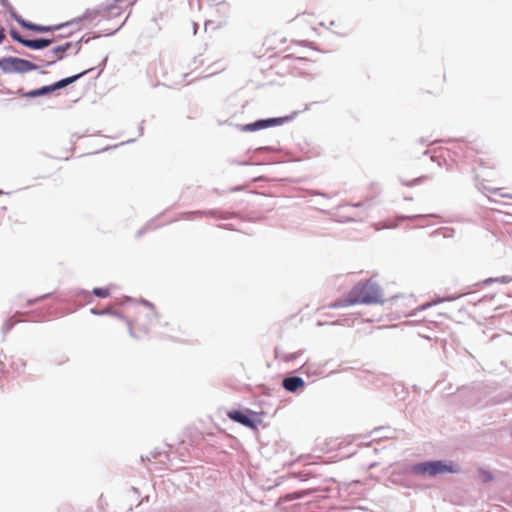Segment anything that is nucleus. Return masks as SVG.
I'll use <instances>...</instances> for the list:
<instances>
[{
    "instance_id": "09e8293b",
    "label": "nucleus",
    "mask_w": 512,
    "mask_h": 512,
    "mask_svg": "<svg viewBox=\"0 0 512 512\" xmlns=\"http://www.w3.org/2000/svg\"><path fill=\"white\" fill-rule=\"evenodd\" d=\"M361 205H362L361 203H357V204H353L352 206L360 207Z\"/></svg>"
},
{
    "instance_id": "39448f33",
    "label": "nucleus",
    "mask_w": 512,
    "mask_h": 512,
    "mask_svg": "<svg viewBox=\"0 0 512 512\" xmlns=\"http://www.w3.org/2000/svg\"><path fill=\"white\" fill-rule=\"evenodd\" d=\"M452 152L455 156L454 161H456V158H463L467 161L478 163L481 166H486L483 158L479 156L480 153L465 142L456 143L453 146Z\"/></svg>"
},
{
    "instance_id": "f3484780",
    "label": "nucleus",
    "mask_w": 512,
    "mask_h": 512,
    "mask_svg": "<svg viewBox=\"0 0 512 512\" xmlns=\"http://www.w3.org/2000/svg\"><path fill=\"white\" fill-rule=\"evenodd\" d=\"M462 295L463 294H461V296ZM459 297H460V295H458V296H449V297H445V298H442V299H439V300H436V301L427 302V303L417 307L416 311H424V310H426L427 308H429V307H431L433 305H436V304L444 302V301H453V300H455V299H457Z\"/></svg>"
},
{
    "instance_id": "5701e85b",
    "label": "nucleus",
    "mask_w": 512,
    "mask_h": 512,
    "mask_svg": "<svg viewBox=\"0 0 512 512\" xmlns=\"http://www.w3.org/2000/svg\"><path fill=\"white\" fill-rule=\"evenodd\" d=\"M9 34L14 41L26 47V41H28V39L24 38L17 30L11 29Z\"/></svg>"
},
{
    "instance_id": "6ab92c4d",
    "label": "nucleus",
    "mask_w": 512,
    "mask_h": 512,
    "mask_svg": "<svg viewBox=\"0 0 512 512\" xmlns=\"http://www.w3.org/2000/svg\"><path fill=\"white\" fill-rule=\"evenodd\" d=\"M5 9L8 11V13L11 15V17L19 23L23 28H25L26 24H30L31 22L24 20L20 15L17 14L15 9L11 6V4L8 7H5Z\"/></svg>"
},
{
    "instance_id": "72a5a7b5",
    "label": "nucleus",
    "mask_w": 512,
    "mask_h": 512,
    "mask_svg": "<svg viewBox=\"0 0 512 512\" xmlns=\"http://www.w3.org/2000/svg\"><path fill=\"white\" fill-rule=\"evenodd\" d=\"M72 47H75L74 55H77L81 50V43L79 41H77L76 43L73 44Z\"/></svg>"
},
{
    "instance_id": "2eb2a0df",
    "label": "nucleus",
    "mask_w": 512,
    "mask_h": 512,
    "mask_svg": "<svg viewBox=\"0 0 512 512\" xmlns=\"http://www.w3.org/2000/svg\"><path fill=\"white\" fill-rule=\"evenodd\" d=\"M303 352H304L303 350H298L293 353H286V352H281L279 349L276 348L275 356L277 359H279L283 362L289 363V362L294 361L298 357H300L303 354Z\"/></svg>"
},
{
    "instance_id": "ea45409f",
    "label": "nucleus",
    "mask_w": 512,
    "mask_h": 512,
    "mask_svg": "<svg viewBox=\"0 0 512 512\" xmlns=\"http://www.w3.org/2000/svg\"><path fill=\"white\" fill-rule=\"evenodd\" d=\"M419 217H422V216L421 215H418V216H401L400 218L402 220H404V219H412V218H419Z\"/></svg>"
},
{
    "instance_id": "7c9ffc66",
    "label": "nucleus",
    "mask_w": 512,
    "mask_h": 512,
    "mask_svg": "<svg viewBox=\"0 0 512 512\" xmlns=\"http://www.w3.org/2000/svg\"><path fill=\"white\" fill-rule=\"evenodd\" d=\"M156 227H157V226H155V225H154V226H152V224H151V223H148L145 227H143L142 229H140V230L137 232L136 236H137V237H140V236H141V235H142L146 230H148V229H155Z\"/></svg>"
},
{
    "instance_id": "79ce46f5",
    "label": "nucleus",
    "mask_w": 512,
    "mask_h": 512,
    "mask_svg": "<svg viewBox=\"0 0 512 512\" xmlns=\"http://www.w3.org/2000/svg\"><path fill=\"white\" fill-rule=\"evenodd\" d=\"M9 51H12V52H15V53H20L19 51H17L16 49H14L12 46H10L8 48Z\"/></svg>"
},
{
    "instance_id": "de8ad7c7",
    "label": "nucleus",
    "mask_w": 512,
    "mask_h": 512,
    "mask_svg": "<svg viewBox=\"0 0 512 512\" xmlns=\"http://www.w3.org/2000/svg\"><path fill=\"white\" fill-rule=\"evenodd\" d=\"M437 157H438V156L432 155V156H431V159H432L433 161H435Z\"/></svg>"
},
{
    "instance_id": "412c9836",
    "label": "nucleus",
    "mask_w": 512,
    "mask_h": 512,
    "mask_svg": "<svg viewBox=\"0 0 512 512\" xmlns=\"http://www.w3.org/2000/svg\"><path fill=\"white\" fill-rule=\"evenodd\" d=\"M5 9L8 11V13L11 15V17L19 23L23 28H25L26 24H30L31 22L24 20L20 15L17 14L15 9L11 6V4L8 7H5Z\"/></svg>"
},
{
    "instance_id": "a19ab883",
    "label": "nucleus",
    "mask_w": 512,
    "mask_h": 512,
    "mask_svg": "<svg viewBox=\"0 0 512 512\" xmlns=\"http://www.w3.org/2000/svg\"><path fill=\"white\" fill-rule=\"evenodd\" d=\"M197 29H198V25L196 23H193L194 34L197 33Z\"/></svg>"
},
{
    "instance_id": "e433bc0d",
    "label": "nucleus",
    "mask_w": 512,
    "mask_h": 512,
    "mask_svg": "<svg viewBox=\"0 0 512 512\" xmlns=\"http://www.w3.org/2000/svg\"><path fill=\"white\" fill-rule=\"evenodd\" d=\"M4 38H5L4 28L0 27V43L3 42Z\"/></svg>"
},
{
    "instance_id": "a211bd4d",
    "label": "nucleus",
    "mask_w": 512,
    "mask_h": 512,
    "mask_svg": "<svg viewBox=\"0 0 512 512\" xmlns=\"http://www.w3.org/2000/svg\"><path fill=\"white\" fill-rule=\"evenodd\" d=\"M512 282V277L510 276H501V277H490L482 281L483 285H490L492 283H499V284H507Z\"/></svg>"
},
{
    "instance_id": "423d86ee",
    "label": "nucleus",
    "mask_w": 512,
    "mask_h": 512,
    "mask_svg": "<svg viewBox=\"0 0 512 512\" xmlns=\"http://www.w3.org/2000/svg\"><path fill=\"white\" fill-rule=\"evenodd\" d=\"M298 114L299 111H293L289 115L281 117L258 119V131L290 123L296 118Z\"/></svg>"
},
{
    "instance_id": "c756f323",
    "label": "nucleus",
    "mask_w": 512,
    "mask_h": 512,
    "mask_svg": "<svg viewBox=\"0 0 512 512\" xmlns=\"http://www.w3.org/2000/svg\"><path fill=\"white\" fill-rule=\"evenodd\" d=\"M141 303L153 311V316H154V317H157V316H158V315H157V312H156V311H155V309H154V305H153L151 302H149L148 300H144V299H143V300L141 301Z\"/></svg>"
},
{
    "instance_id": "c85d7f7f",
    "label": "nucleus",
    "mask_w": 512,
    "mask_h": 512,
    "mask_svg": "<svg viewBox=\"0 0 512 512\" xmlns=\"http://www.w3.org/2000/svg\"><path fill=\"white\" fill-rule=\"evenodd\" d=\"M421 180H422V177H418V178H416V179H414V180H412V181H404V180H401V183H402V185H404V186L411 187V186H413L414 184H416V183L420 182Z\"/></svg>"
},
{
    "instance_id": "f8f14e48",
    "label": "nucleus",
    "mask_w": 512,
    "mask_h": 512,
    "mask_svg": "<svg viewBox=\"0 0 512 512\" xmlns=\"http://www.w3.org/2000/svg\"><path fill=\"white\" fill-rule=\"evenodd\" d=\"M63 37L62 35L58 36V38ZM57 40V37L54 38H37V39H28L26 41V47L33 50H41L49 45H51L53 42Z\"/></svg>"
},
{
    "instance_id": "393cba45",
    "label": "nucleus",
    "mask_w": 512,
    "mask_h": 512,
    "mask_svg": "<svg viewBox=\"0 0 512 512\" xmlns=\"http://www.w3.org/2000/svg\"><path fill=\"white\" fill-rule=\"evenodd\" d=\"M478 477L481 482L487 483L493 479V476L490 472L480 469L478 471Z\"/></svg>"
},
{
    "instance_id": "f704fd0d",
    "label": "nucleus",
    "mask_w": 512,
    "mask_h": 512,
    "mask_svg": "<svg viewBox=\"0 0 512 512\" xmlns=\"http://www.w3.org/2000/svg\"><path fill=\"white\" fill-rule=\"evenodd\" d=\"M302 368L304 369V373L310 374L311 373V365L308 363H305Z\"/></svg>"
},
{
    "instance_id": "a878e982",
    "label": "nucleus",
    "mask_w": 512,
    "mask_h": 512,
    "mask_svg": "<svg viewBox=\"0 0 512 512\" xmlns=\"http://www.w3.org/2000/svg\"><path fill=\"white\" fill-rule=\"evenodd\" d=\"M92 292L95 296L100 298H105L110 295V291L108 288H94Z\"/></svg>"
},
{
    "instance_id": "603ef678",
    "label": "nucleus",
    "mask_w": 512,
    "mask_h": 512,
    "mask_svg": "<svg viewBox=\"0 0 512 512\" xmlns=\"http://www.w3.org/2000/svg\"><path fill=\"white\" fill-rule=\"evenodd\" d=\"M0 366H2V363L0 362Z\"/></svg>"
},
{
    "instance_id": "bb28decb",
    "label": "nucleus",
    "mask_w": 512,
    "mask_h": 512,
    "mask_svg": "<svg viewBox=\"0 0 512 512\" xmlns=\"http://www.w3.org/2000/svg\"><path fill=\"white\" fill-rule=\"evenodd\" d=\"M17 322L18 321H14L12 318L6 320L2 326L3 334H7Z\"/></svg>"
},
{
    "instance_id": "4be33fe9",
    "label": "nucleus",
    "mask_w": 512,
    "mask_h": 512,
    "mask_svg": "<svg viewBox=\"0 0 512 512\" xmlns=\"http://www.w3.org/2000/svg\"><path fill=\"white\" fill-rule=\"evenodd\" d=\"M257 151H258V166H259V165H263V164L267 163V162L260 160V156L263 153H265L267 151H278V148L275 146H258Z\"/></svg>"
},
{
    "instance_id": "0eeeda50",
    "label": "nucleus",
    "mask_w": 512,
    "mask_h": 512,
    "mask_svg": "<svg viewBox=\"0 0 512 512\" xmlns=\"http://www.w3.org/2000/svg\"><path fill=\"white\" fill-rule=\"evenodd\" d=\"M72 42H65L46 52L45 66H51L65 57V53L72 48Z\"/></svg>"
},
{
    "instance_id": "cd10ccee",
    "label": "nucleus",
    "mask_w": 512,
    "mask_h": 512,
    "mask_svg": "<svg viewBox=\"0 0 512 512\" xmlns=\"http://www.w3.org/2000/svg\"><path fill=\"white\" fill-rule=\"evenodd\" d=\"M238 127H239V128H240V130H242V131L255 132V131H256V121L251 122V123L246 124V125H238Z\"/></svg>"
},
{
    "instance_id": "f257e3e1",
    "label": "nucleus",
    "mask_w": 512,
    "mask_h": 512,
    "mask_svg": "<svg viewBox=\"0 0 512 512\" xmlns=\"http://www.w3.org/2000/svg\"><path fill=\"white\" fill-rule=\"evenodd\" d=\"M393 433L394 431L389 427H378L369 434L348 435L342 438L330 439L326 442V446L329 448H348L350 446L364 448L374 444L380 445L382 442H387L382 448H389L394 445L391 441Z\"/></svg>"
},
{
    "instance_id": "473e14b6",
    "label": "nucleus",
    "mask_w": 512,
    "mask_h": 512,
    "mask_svg": "<svg viewBox=\"0 0 512 512\" xmlns=\"http://www.w3.org/2000/svg\"><path fill=\"white\" fill-rule=\"evenodd\" d=\"M107 60H108V55H105L102 62L98 65V68L100 69L99 73H101L104 70Z\"/></svg>"
},
{
    "instance_id": "dca6fc26",
    "label": "nucleus",
    "mask_w": 512,
    "mask_h": 512,
    "mask_svg": "<svg viewBox=\"0 0 512 512\" xmlns=\"http://www.w3.org/2000/svg\"><path fill=\"white\" fill-rule=\"evenodd\" d=\"M52 92H54V89L51 84V85L40 87L38 89L31 90V91L27 92L25 96L28 98H35V97L45 96Z\"/></svg>"
},
{
    "instance_id": "ddd939ff",
    "label": "nucleus",
    "mask_w": 512,
    "mask_h": 512,
    "mask_svg": "<svg viewBox=\"0 0 512 512\" xmlns=\"http://www.w3.org/2000/svg\"><path fill=\"white\" fill-rule=\"evenodd\" d=\"M71 23L72 22H67V23H63V24H59V25L44 26V25L34 24L31 22L30 24L25 25V29L35 31V32H40V33H46V32H53V31L60 30L64 27L70 25Z\"/></svg>"
},
{
    "instance_id": "4468645a",
    "label": "nucleus",
    "mask_w": 512,
    "mask_h": 512,
    "mask_svg": "<svg viewBox=\"0 0 512 512\" xmlns=\"http://www.w3.org/2000/svg\"><path fill=\"white\" fill-rule=\"evenodd\" d=\"M93 69L94 68L86 69V70H84V71H82V72H80V73H78L76 75H73V76H70V77H67V78H63V79L55 82L54 84H52L54 91L62 89V88H65L66 86L76 82L78 79H80L81 77H83L87 73L91 72Z\"/></svg>"
},
{
    "instance_id": "49530a36",
    "label": "nucleus",
    "mask_w": 512,
    "mask_h": 512,
    "mask_svg": "<svg viewBox=\"0 0 512 512\" xmlns=\"http://www.w3.org/2000/svg\"><path fill=\"white\" fill-rule=\"evenodd\" d=\"M404 199H405L406 201H411V200H412V197H404Z\"/></svg>"
},
{
    "instance_id": "a18cd8bd",
    "label": "nucleus",
    "mask_w": 512,
    "mask_h": 512,
    "mask_svg": "<svg viewBox=\"0 0 512 512\" xmlns=\"http://www.w3.org/2000/svg\"><path fill=\"white\" fill-rule=\"evenodd\" d=\"M240 188L239 187H236V188H232L230 191H238Z\"/></svg>"
},
{
    "instance_id": "7ed1b4c3",
    "label": "nucleus",
    "mask_w": 512,
    "mask_h": 512,
    "mask_svg": "<svg viewBox=\"0 0 512 512\" xmlns=\"http://www.w3.org/2000/svg\"><path fill=\"white\" fill-rule=\"evenodd\" d=\"M412 471L418 475L436 476L438 474L458 473L459 468L452 461H428L414 465Z\"/></svg>"
},
{
    "instance_id": "58836bf2",
    "label": "nucleus",
    "mask_w": 512,
    "mask_h": 512,
    "mask_svg": "<svg viewBox=\"0 0 512 512\" xmlns=\"http://www.w3.org/2000/svg\"><path fill=\"white\" fill-rule=\"evenodd\" d=\"M120 27H121V26H119L118 28H116V29H114V30H112V31H110V32H106V33H105V35H106V36H110V35L115 34V33L120 29Z\"/></svg>"
},
{
    "instance_id": "9d476101",
    "label": "nucleus",
    "mask_w": 512,
    "mask_h": 512,
    "mask_svg": "<svg viewBox=\"0 0 512 512\" xmlns=\"http://www.w3.org/2000/svg\"><path fill=\"white\" fill-rule=\"evenodd\" d=\"M183 215L186 216L188 219H193L196 216L199 217L202 215H206V216H210V217H214V218H220V219H229L234 214L229 213V212H224L222 210L213 209V210H208V211L186 212V213H183Z\"/></svg>"
},
{
    "instance_id": "b1692460",
    "label": "nucleus",
    "mask_w": 512,
    "mask_h": 512,
    "mask_svg": "<svg viewBox=\"0 0 512 512\" xmlns=\"http://www.w3.org/2000/svg\"><path fill=\"white\" fill-rule=\"evenodd\" d=\"M90 312L94 315H105V314H113L115 316H117L118 318H123L119 313L117 312H112L111 308H105L103 310H98L96 308H91L90 309Z\"/></svg>"
},
{
    "instance_id": "8fccbe9b",
    "label": "nucleus",
    "mask_w": 512,
    "mask_h": 512,
    "mask_svg": "<svg viewBox=\"0 0 512 512\" xmlns=\"http://www.w3.org/2000/svg\"><path fill=\"white\" fill-rule=\"evenodd\" d=\"M248 412H249L250 414H252V415H256V412H254V411L248 410Z\"/></svg>"
},
{
    "instance_id": "37998d69",
    "label": "nucleus",
    "mask_w": 512,
    "mask_h": 512,
    "mask_svg": "<svg viewBox=\"0 0 512 512\" xmlns=\"http://www.w3.org/2000/svg\"><path fill=\"white\" fill-rule=\"evenodd\" d=\"M263 45H264V46H265V45H267V46H268V49H271V48H272V46H271L270 44H268V43H267V40H265V42H263Z\"/></svg>"
},
{
    "instance_id": "c03bdc74",
    "label": "nucleus",
    "mask_w": 512,
    "mask_h": 512,
    "mask_svg": "<svg viewBox=\"0 0 512 512\" xmlns=\"http://www.w3.org/2000/svg\"><path fill=\"white\" fill-rule=\"evenodd\" d=\"M33 59H34V60H36V61H40V62H42V61H43L42 59H40V58H39V57H37V56H34V57H33Z\"/></svg>"
},
{
    "instance_id": "f03ea898",
    "label": "nucleus",
    "mask_w": 512,
    "mask_h": 512,
    "mask_svg": "<svg viewBox=\"0 0 512 512\" xmlns=\"http://www.w3.org/2000/svg\"><path fill=\"white\" fill-rule=\"evenodd\" d=\"M383 294L376 281L367 279L358 282L348 293L347 299L333 304V307H347L355 304L383 303Z\"/></svg>"
},
{
    "instance_id": "4c0bfd02",
    "label": "nucleus",
    "mask_w": 512,
    "mask_h": 512,
    "mask_svg": "<svg viewBox=\"0 0 512 512\" xmlns=\"http://www.w3.org/2000/svg\"><path fill=\"white\" fill-rule=\"evenodd\" d=\"M0 4L5 8V7H8L10 5L9 1L8 0H0Z\"/></svg>"
},
{
    "instance_id": "c9c22d12",
    "label": "nucleus",
    "mask_w": 512,
    "mask_h": 512,
    "mask_svg": "<svg viewBox=\"0 0 512 512\" xmlns=\"http://www.w3.org/2000/svg\"><path fill=\"white\" fill-rule=\"evenodd\" d=\"M257 389H258V396H259L261 393H264V391L266 390V387L262 386V385H258Z\"/></svg>"
},
{
    "instance_id": "1a4fd4ad",
    "label": "nucleus",
    "mask_w": 512,
    "mask_h": 512,
    "mask_svg": "<svg viewBox=\"0 0 512 512\" xmlns=\"http://www.w3.org/2000/svg\"><path fill=\"white\" fill-rule=\"evenodd\" d=\"M107 15H120V11H118V7H116L114 4H111L103 10L98 9V10L86 11L85 14L83 15L82 19L93 20L100 16L102 18H105Z\"/></svg>"
},
{
    "instance_id": "20e7f679",
    "label": "nucleus",
    "mask_w": 512,
    "mask_h": 512,
    "mask_svg": "<svg viewBox=\"0 0 512 512\" xmlns=\"http://www.w3.org/2000/svg\"><path fill=\"white\" fill-rule=\"evenodd\" d=\"M39 66L29 60L17 57H3L0 59V69L6 74L27 73L37 70Z\"/></svg>"
},
{
    "instance_id": "9b49d317",
    "label": "nucleus",
    "mask_w": 512,
    "mask_h": 512,
    "mask_svg": "<svg viewBox=\"0 0 512 512\" xmlns=\"http://www.w3.org/2000/svg\"><path fill=\"white\" fill-rule=\"evenodd\" d=\"M282 386L286 391L295 393L305 387V381L300 376H287L283 379Z\"/></svg>"
},
{
    "instance_id": "2f4dec72",
    "label": "nucleus",
    "mask_w": 512,
    "mask_h": 512,
    "mask_svg": "<svg viewBox=\"0 0 512 512\" xmlns=\"http://www.w3.org/2000/svg\"><path fill=\"white\" fill-rule=\"evenodd\" d=\"M100 36H101L100 34H99V35H95V36H93V37H86V36H82L78 41H79L80 43H85V44H87V43H89L92 39L98 38V37H100Z\"/></svg>"
},
{
    "instance_id": "3c124183",
    "label": "nucleus",
    "mask_w": 512,
    "mask_h": 512,
    "mask_svg": "<svg viewBox=\"0 0 512 512\" xmlns=\"http://www.w3.org/2000/svg\"><path fill=\"white\" fill-rule=\"evenodd\" d=\"M264 412L263 411H260V412H257V415L259 416L260 414H263Z\"/></svg>"
},
{
    "instance_id": "aec40b11",
    "label": "nucleus",
    "mask_w": 512,
    "mask_h": 512,
    "mask_svg": "<svg viewBox=\"0 0 512 512\" xmlns=\"http://www.w3.org/2000/svg\"><path fill=\"white\" fill-rule=\"evenodd\" d=\"M5 9L8 11V13L11 15V17L19 23L23 28H25L26 24H30L31 22L24 20L20 15L17 14L15 9L11 6V4L8 7H5Z\"/></svg>"
},
{
    "instance_id": "6e6552de",
    "label": "nucleus",
    "mask_w": 512,
    "mask_h": 512,
    "mask_svg": "<svg viewBox=\"0 0 512 512\" xmlns=\"http://www.w3.org/2000/svg\"><path fill=\"white\" fill-rule=\"evenodd\" d=\"M227 416L243 426L256 429V420L240 410H230L227 412Z\"/></svg>"
}]
</instances>
